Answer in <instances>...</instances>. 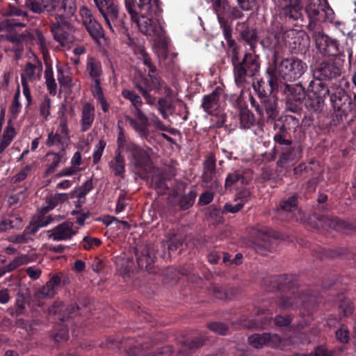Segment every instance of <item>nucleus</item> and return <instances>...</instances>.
Returning <instances> with one entry per match:
<instances>
[{"instance_id": "1", "label": "nucleus", "mask_w": 356, "mask_h": 356, "mask_svg": "<svg viewBox=\"0 0 356 356\" xmlns=\"http://www.w3.org/2000/svg\"><path fill=\"white\" fill-rule=\"evenodd\" d=\"M125 4L131 18H136L140 32L152 37L156 42L163 44L165 33L159 0H125Z\"/></svg>"}, {"instance_id": "2", "label": "nucleus", "mask_w": 356, "mask_h": 356, "mask_svg": "<svg viewBox=\"0 0 356 356\" xmlns=\"http://www.w3.org/2000/svg\"><path fill=\"white\" fill-rule=\"evenodd\" d=\"M25 6L34 13L56 17H70L76 10L74 0H26Z\"/></svg>"}, {"instance_id": "3", "label": "nucleus", "mask_w": 356, "mask_h": 356, "mask_svg": "<svg viewBox=\"0 0 356 356\" xmlns=\"http://www.w3.org/2000/svg\"><path fill=\"white\" fill-rule=\"evenodd\" d=\"M277 53L274 52L273 64L277 74L284 80L291 81L299 79L306 71L307 66L300 59L291 57L282 60L278 63Z\"/></svg>"}, {"instance_id": "4", "label": "nucleus", "mask_w": 356, "mask_h": 356, "mask_svg": "<svg viewBox=\"0 0 356 356\" xmlns=\"http://www.w3.org/2000/svg\"><path fill=\"white\" fill-rule=\"evenodd\" d=\"M79 13L82 24L90 37L95 41H99L104 36L102 25L95 19L90 10L86 7L81 8Z\"/></svg>"}, {"instance_id": "5", "label": "nucleus", "mask_w": 356, "mask_h": 356, "mask_svg": "<svg viewBox=\"0 0 356 356\" xmlns=\"http://www.w3.org/2000/svg\"><path fill=\"white\" fill-rule=\"evenodd\" d=\"M314 42L318 51L325 56H337L342 51L339 41L324 32Z\"/></svg>"}, {"instance_id": "6", "label": "nucleus", "mask_w": 356, "mask_h": 356, "mask_svg": "<svg viewBox=\"0 0 356 356\" xmlns=\"http://www.w3.org/2000/svg\"><path fill=\"white\" fill-rule=\"evenodd\" d=\"M305 10L310 19L325 21L332 14L327 0H307Z\"/></svg>"}, {"instance_id": "7", "label": "nucleus", "mask_w": 356, "mask_h": 356, "mask_svg": "<svg viewBox=\"0 0 356 356\" xmlns=\"http://www.w3.org/2000/svg\"><path fill=\"white\" fill-rule=\"evenodd\" d=\"M59 19L51 25V31L56 41L64 47L69 48L72 42V38L68 32L71 25L66 20V17H56Z\"/></svg>"}, {"instance_id": "8", "label": "nucleus", "mask_w": 356, "mask_h": 356, "mask_svg": "<svg viewBox=\"0 0 356 356\" xmlns=\"http://www.w3.org/2000/svg\"><path fill=\"white\" fill-rule=\"evenodd\" d=\"M285 89L289 92L286 99L287 109L293 113L298 112L300 108V105L305 98V88L301 84H286Z\"/></svg>"}, {"instance_id": "9", "label": "nucleus", "mask_w": 356, "mask_h": 356, "mask_svg": "<svg viewBox=\"0 0 356 356\" xmlns=\"http://www.w3.org/2000/svg\"><path fill=\"white\" fill-rule=\"evenodd\" d=\"M100 13L104 17L109 29L113 32L112 22L118 16V7L116 0H93Z\"/></svg>"}, {"instance_id": "10", "label": "nucleus", "mask_w": 356, "mask_h": 356, "mask_svg": "<svg viewBox=\"0 0 356 356\" xmlns=\"http://www.w3.org/2000/svg\"><path fill=\"white\" fill-rule=\"evenodd\" d=\"M86 72L92 81L91 90L100 88L103 74L101 62L93 56H88L86 63Z\"/></svg>"}, {"instance_id": "11", "label": "nucleus", "mask_w": 356, "mask_h": 356, "mask_svg": "<svg viewBox=\"0 0 356 356\" xmlns=\"http://www.w3.org/2000/svg\"><path fill=\"white\" fill-rule=\"evenodd\" d=\"M277 7L282 15L297 20L302 17L301 0H278Z\"/></svg>"}, {"instance_id": "12", "label": "nucleus", "mask_w": 356, "mask_h": 356, "mask_svg": "<svg viewBox=\"0 0 356 356\" xmlns=\"http://www.w3.org/2000/svg\"><path fill=\"white\" fill-rule=\"evenodd\" d=\"M202 178L206 187L213 188L218 186L216 159L212 154L208 156L204 161V170Z\"/></svg>"}, {"instance_id": "13", "label": "nucleus", "mask_w": 356, "mask_h": 356, "mask_svg": "<svg viewBox=\"0 0 356 356\" xmlns=\"http://www.w3.org/2000/svg\"><path fill=\"white\" fill-rule=\"evenodd\" d=\"M341 68L334 62L323 61L314 71V76L319 80H331L341 74Z\"/></svg>"}, {"instance_id": "14", "label": "nucleus", "mask_w": 356, "mask_h": 356, "mask_svg": "<svg viewBox=\"0 0 356 356\" xmlns=\"http://www.w3.org/2000/svg\"><path fill=\"white\" fill-rule=\"evenodd\" d=\"M248 342L256 348H260L264 346L276 348L280 346L281 338L277 334H254L249 337Z\"/></svg>"}, {"instance_id": "15", "label": "nucleus", "mask_w": 356, "mask_h": 356, "mask_svg": "<svg viewBox=\"0 0 356 356\" xmlns=\"http://www.w3.org/2000/svg\"><path fill=\"white\" fill-rule=\"evenodd\" d=\"M127 152L130 154V162L137 168H142L149 162V156L146 151L132 142L127 143Z\"/></svg>"}, {"instance_id": "16", "label": "nucleus", "mask_w": 356, "mask_h": 356, "mask_svg": "<svg viewBox=\"0 0 356 356\" xmlns=\"http://www.w3.org/2000/svg\"><path fill=\"white\" fill-rule=\"evenodd\" d=\"M122 95L126 99H128L134 107V115L144 124L148 123L149 119L145 113L141 110L143 101L140 97L135 91L124 89L122 91Z\"/></svg>"}, {"instance_id": "17", "label": "nucleus", "mask_w": 356, "mask_h": 356, "mask_svg": "<svg viewBox=\"0 0 356 356\" xmlns=\"http://www.w3.org/2000/svg\"><path fill=\"white\" fill-rule=\"evenodd\" d=\"M333 107L346 114L353 109L350 96L342 88H337L330 96Z\"/></svg>"}, {"instance_id": "18", "label": "nucleus", "mask_w": 356, "mask_h": 356, "mask_svg": "<svg viewBox=\"0 0 356 356\" xmlns=\"http://www.w3.org/2000/svg\"><path fill=\"white\" fill-rule=\"evenodd\" d=\"M73 226L72 222H64L49 230L48 236L50 238L57 241L70 239L76 234Z\"/></svg>"}, {"instance_id": "19", "label": "nucleus", "mask_w": 356, "mask_h": 356, "mask_svg": "<svg viewBox=\"0 0 356 356\" xmlns=\"http://www.w3.org/2000/svg\"><path fill=\"white\" fill-rule=\"evenodd\" d=\"M221 92L222 90L220 88H216L211 93L203 97L202 107L208 114L212 115L218 110Z\"/></svg>"}, {"instance_id": "20", "label": "nucleus", "mask_w": 356, "mask_h": 356, "mask_svg": "<svg viewBox=\"0 0 356 356\" xmlns=\"http://www.w3.org/2000/svg\"><path fill=\"white\" fill-rule=\"evenodd\" d=\"M42 70V65L39 60H35L33 63H27L22 78L24 77L26 82H27V81L32 82L36 81L40 79Z\"/></svg>"}, {"instance_id": "21", "label": "nucleus", "mask_w": 356, "mask_h": 356, "mask_svg": "<svg viewBox=\"0 0 356 356\" xmlns=\"http://www.w3.org/2000/svg\"><path fill=\"white\" fill-rule=\"evenodd\" d=\"M61 279L58 275H54L44 286L41 287L38 295L40 298H51L56 294L57 288L60 285Z\"/></svg>"}, {"instance_id": "22", "label": "nucleus", "mask_w": 356, "mask_h": 356, "mask_svg": "<svg viewBox=\"0 0 356 356\" xmlns=\"http://www.w3.org/2000/svg\"><path fill=\"white\" fill-rule=\"evenodd\" d=\"M95 120V107L90 103H86L81 111V129L85 132L92 126Z\"/></svg>"}, {"instance_id": "23", "label": "nucleus", "mask_w": 356, "mask_h": 356, "mask_svg": "<svg viewBox=\"0 0 356 356\" xmlns=\"http://www.w3.org/2000/svg\"><path fill=\"white\" fill-rule=\"evenodd\" d=\"M156 108L161 117L167 120L170 115H173L175 111V106L173 101L166 97H160L156 101Z\"/></svg>"}, {"instance_id": "24", "label": "nucleus", "mask_w": 356, "mask_h": 356, "mask_svg": "<svg viewBox=\"0 0 356 356\" xmlns=\"http://www.w3.org/2000/svg\"><path fill=\"white\" fill-rule=\"evenodd\" d=\"M236 65H241L249 76H254L259 70V63L258 58L250 54H245L242 61L236 63Z\"/></svg>"}, {"instance_id": "25", "label": "nucleus", "mask_w": 356, "mask_h": 356, "mask_svg": "<svg viewBox=\"0 0 356 356\" xmlns=\"http://www.w3.org/2000/svg\"><path fill=\"white\" fill-rule=\"evenodd\" d=\"M109 167L115 175L124 178L125 172V163L120 151H115V157L109 162Z\"/></svg>"}, {"instance_id": "26", "label": "nucleus", "mask_w": 356, "mask_h": 356, "mask_svg": "<svg viewBox=\"0 0 356 356\" xmlns=\"http://www.w3.org/2000/svg\"><path fill=\"white\" fill-rule=\"evenodd\" d=\"M232 63L234 82L238 88H244L248 83V78L252 76H249V73H247L248 72L243 68L241 65H236L234 59Z\"/></svg>"}, {"instance_id": "27", "label": "nucleus", "mask_w": 356, "mask_h": 356, "mask_svg": "<svg viewBox=\"0 0 356 356\" xmlns=\"http://www.w3.org/2000/svg\"><path fill=\"white\" fill-rule=\"evenodd\" d=\"M12 218H2L0 220V229L1 232H6L8 229H20L22 226V219L18 215H10Z\"/></svg>"}, {"instance_id": "28", "label": "nucleus", "mask_w": 356, "mask_h": 356, "mask_svg": "<svg viewBox=\"0 0 356 356\" xmlns=\"http://www.w3.org/2000/svg\"><path fill=\"white\" fill-rule=\"evenodd\" d=\"M322 80L312 81L310 82L309 86L308 92H310V95L314 97L316 95L321 99L325 100L326 96L329 94V89Z\"/></svg>"}, {"instance_id": "29", "label": "nucleus", "mask_w": 356, "mask_h": 356, "mask_svg": "<svg viewBox=\"0 0 356 356\" xmlns=\"http://www.w3.org/2000/svg\"><path fill=\"white\" fill-rule=\"evenodd\" d=\"M277 127L278 129L273 137V140L275 143L280 145L282 146V147H286L292 145V141L289 138V134L285 124H282L279 127L277 124H275V128Z\"/></svg>"}, {"instance_id": "30", "label": "nucleus", "mask_w": 356, "mask_h": 356, "mask_svg": "<svg viewBox=\"0 0 356 356\" xmlns=\"http://www.w3.org/2000/svg\"><path fill=\"white\" fill-rule=\"evenodd\" d=\"M218 7H215L218 19L220 24V26L222 30L223 35L227 40V44L229 47H233L235 45V41L232 38V26L227 19H225L224 17H221L220 15L218 13Z\"/></svg>"}, {"instance_id": "31", "label": "nucleus", "mask_w": 356, "mask_h": 356, "mask_svg": "<svg viewBox=\"0 0 356 356\" xmlns=\"http://www.w3.org/2000/svg\"><path fill=\"white\" fill-rule=\"evenodd\" d=\"M69 138L70 137H65V135H63L60 133H54L53 131H51L48 134L46 145L49 147L60 145L63 151L65 146L67 145Z\"/></svg>"}, {"instance_id": "32", "label": "nucleus", "mask_w": 356, "mask_h": 356, "mask_svg": "<svg viewBox=\"0 0 356 356\" xmlns=\"http://www.w3.org/2000/svg\"><path fill=\"white\" fill-rule=\"evenodd\" d=\"M183 243L181 239L178 238L175 235L169 236L167 241L161 243V246L165 249L167 248L168 250V257L176 251H181Z\"/></svg>"}, {"instance_id": "33", "label": "nucleus", "mask_w": 356, "mask_h": 356, "mask_svg": "<svg viewBox=\"0 0 356 356\" xmlns=\"http://www.w3.org/2000/svg\"><path fill=\"white\" fill-rule=\"evenodd\" d=\"M154 262V257L150 256L147 248L143 249L141 255L137 257V263L140 268H145L147 271H151V265Z\"/></svg>"}, {"instance_id": "34", "label": "nucleus", "mask_w": 356, "mask_h": 356, "mask_svg": "<svg viewBox=\"0 0 356 356\" xmlns=\"http://www.w3.org/2000/svg\"><path fill=\"white\" fill-rule=\"evenodd\" d=\"M324 101V99L316 95L312 97L310 95V92H308L307 98L305 99V106L310 111H318L323 108Z\"/></svg>"}, {"instance_id": "35", "label": "nucleus", "mask_w": 356, "mask_h": 356, "mask_svg": "<svg viewBox=\"0 0 356 356\" xmlns=\"http://www.w3.org/2000/svg\"><path fill=\"white\" fill-rule=\"evenodd\" d=\"M68 195L67 193H55L54 195H51L47 198V202L48 205L44 208V210L47 212L60 203H63L67 200Z\"/></svg>"}, {"instance_id": "36", "label": "nucleus", "mask_w": 356, "mask_h": 356, "mask_svg": "<svg viewBox=\"0 0 356 356\" xmlns=\"http://www.w3.org/2000/svg\"><path fill=\"white\" fill-rule=\"evenodd\" d=\"M45 82L47 89L51 95H55L56 93L57 84L54 77V72L51 65H47L44 72Z\"/></svg>"}, {"instance_id": "37", "label": "nucleus", "mask_w": 356, "mask_h": 356, "mask_svg": "<svg viewBox=\"0 0 356 356\" xmlns=\"http://www.w3.org/2000/svg\"><path fill=\"white\" fill-rule=\"evenodd\" d=\"M294 149L292 145L286 147H282L281 151L282 153L279 157V159L277 162V165L279 167L283 168L289 163V162L294 160V156L293 155V152Z\"/></svg>"}, {"instance_id": "38", "label": "nucleus", "mask_w": 356, "mask_h": 356, "mask_svg": "<svg viewBox=\"0 0 356 356\" xmlns=\"http://www.w3.org/2000/svg\"><path fill=\"white\" fill-rule=\"evenodd\" d=\"M255 122L254 114L247 108H243L240 113V124L243 129H250Z\"/></svg>"}, {"instance_id": "39", "label": "nucleus", "mask_w": 356, "mask_h": 356, "mask_svg": "<svg viewBox=\"0 0 356 356\" xmlns=\"http://www.w3.org/2000/svg\"><path fill=\"white\" fill-rule=\"evenodd\" d=\"M241 38L250 45V49L254 50L257 42V35L256 31L253 29L246 27L241 31Z\"/></svg>"}, {"instance_id": "40", "label": "nucleus", "mask_w": 356, "mask_h": 356, "mask_svg": "<svg viewBox=\"0 0 356 356\" xmlns=\"http://www.w3.org/2000/svg\"><path fill=\"white\" fill-rule=\"evenodd\" d=\"M15 136L14 128L7 127L3 131L2 138L0 140V154L10 145Z\"/></svg>"}, {"instance_id": "41", "label": "nucleus", "mask_w": 356, "mask_h": 356, "mask_svg": "<svg viewBox=\"0 0 356 356\" xmlns=\"http://www.w3.org/2000/svg\"><path fill=\"white\" fill-rule=\"evenodd\" d=\"M321 222L324 227L338 231L343 229L346 225L345 222L339 218L329 216L323 217Z\"/></svg>"}, {"instance_id": "42", "label": "nucleus", "mask_w": 356, "mask_h": 356, "mask_svg": "<svg viewBox=\"0 0 356 356\" xmlns=\"http://www.w3.org/2000/svg\"><path fill=\"white\" fill-rule=\"evenodd\" d=\"M134 84L140 93L151 92L152 90L149 78L144 76L141 75L138 78H136Z\"/></svg>"}, {"instance_id": "43", "label": "nucleus", "mask_w": 356, "mask_h": 356, "mask_svg": "<svg viewBox=\"0 0 356 356\" xmlns=\"http://www.w3.org/2000/svg\"><path fill=\"white\" fill-rule=\"evenodd\" d=\"M137 55L143 64L148 67L149 74L155 73L156 72V66L152 63L151 58L143 47L138 49Z\"/></svg>"}, {"instance_id": "44", "label": "nucleus", "mask_w": 356, "mask_h": 356, "mask_svg": "<svg viewBox=\"0 0 356 356\" xmlns=\"http://www.w3.org/2000/svg\"><path fill=\"white\" fill-rule=\"evenodd\" d=\"M93 188L91 180H87L79 188L70 193L71 197H78L79 199L84 197Z\"/></svg>"}, {"instance_id": "45", "label": "nucleus", "mask_w": 356, "mask_h": 356, "mask_svg": "<svg viewBox=\"0 0 356 356\" xmlns=\"http://www.w3.org/2000/svg\"><path fill=\"white\" fill-rule=\"evenodd\" d=\"M265 108L266 113L269 118H275L278 112L277 111V102L275 99L267 98L261 101Z\"/></svg>"}, {"instance_id": "46", "label": "nucleus", "mask_w": 356, "mask_h": 356, "mask_svg": "<svg viewBox=\"0 0 356 356\" xmlns=\"http://www.w3.org/2000/svg\"><path fill=\"white\" fill-rule=\"evenodd\" d=\"M197 197V192L195 189H191L185 195H184L179 201V207L181 209L186 210L192 207Z\"/></svg>"}, {"instance_id": "47", "label": "nucleus", "mask_w": 356, "mask_h": 356, "mask_svg": "<svg viewBox=\"0 0 356 356\" xmlns=\"http://www.w3.org/2000/svg\"><path fill=\"white\" fill-rule=\"evenodd\" d=\"M203 342L201 339L197 338L191 340L184 341L181 344L180 353L187 355L191 350L202 346Z\"/></svg>"}, {"instance_id": "48", "label": "nucleus", "mask_w": 356, "mask_h": 356, "mask_svg": "<svg viewBox=\"0 0 356 356\" xmlns=\"http://www.w3.org/2000/svg\"><path fill=\"white\" fill-rule=\"evenodd\" d=\"M280 35L277 33H270L262 40L261 43L268 49H275L278 48L280 44Z\"/></svg>"}, {"instance_id": "49", "label": "nucleus", "mask_w": 356, "mask_h": 356, "mask_svg": "<svg viewBox=\"0 0 356 356\" xmlns=\"http://www.w3.org/2000/svg\"><path fill=\"white\" fill-rule=\"evenodd\" d=\"M304 302L305 300L303 297L297 298L289 296H284L281 298L278 304L282 308L287 309L293 305L298 306L300 302Z\"/></svg>"}, {"instance_id": "50", "label": "nucleus", "mask_w": 356, "mask_h": 356, "mask_svg": "<svg viewBox=\"0 0 356 356\" xmlns=\"http://www.w3.org/2000/svg\"><path fill=\"white\" fill-rule=\"evenodd\" d=\"M277 70L275 66L273 65L267 69L266 74H268V87L272 89L273 92L277 90L278 87V79L276 74Z\"/></svg>"}, {"instance_id": "51", "label": "nucleus", "mask_w": 356, "mask_h": 356, "mask_svg": "<svg viewBox=\"0 0 356 356\" xmlns=\"http://www.w3.org/2000/svg\"><path fill=\"white\" fill-rule=\"evenodd\" d=\"M338 307L340 315L343 317L350 315L354 309L351 301L347 298L340 299Z\"/></svg>"}, {"instance_id": "52", "label": "nucleus", "mask_w": 356, "mask_h": 356, "mask_svg": "<svg viewBox=\"0 0 356 356\" xmlns=\"http://www.w3.org/2000/svg\"><path fill=\"white\" fill-rule=\"evenodd\" d=\"M254 88L261 101L268 98V96L273 93L272 89L269 88L267 83L264 81H258L257 86H254Z\"/></svg>"}, {"instance_id": "53", "label": "nucleus", "mask_w": 356, "mask_h": 356, "mask_svg": "<svg viewBox=\"0 0 356 356\" xmlns=\"http://www.w3.org/2000/svg\"><path fill=\"white\" fill-rule=\"evenodd\" d=\"M270 238L268 234L264 230H257L256 233L255 243L258 246L264 248H270Z\"/></svg>"}, {"instance_id": "54", "label": "nucleus", "mask_w": 356, "mask_h": 356, "mask_svg": "<svg viewBox=\"0 0 356 356\" xmlns=\"http://www.w3.org/2000/svg\"><path fill=\"white\" fill-rule=\"evenodd\" d=\"M280 210L283 212H293L297 210L296 197L294 196L283 200L280 203Z\"/></svg>"}, {"instance_id": "55", "label": "nucleus", "mask_w": 356, "mask_h": 356, "mask_svg": "<svg viewBox=\"0 0 356 356\" xmlns=\"http://www.w3.org/2000/svg\"><path fill=\"white\" fill-rule=\"evenodd\" d=\"M93 97L98 101L101 105V108L104 112H107L108 105L103 94L102 87L91 90Z\"/></svg>"}, {"instance_id": "56", "label": "nucleus", "mask_w": 356, "mask_h": 356, "mask_svg": "<svg viewBox=\"0 0 356 356\" xmlns=\"http://www.w3.org/2000/svg\"><path fill=\"white\" fill-rule=\"evenodd\" d=\"M316 21V20H314L312 18L307 25V29L310 31L311 35L314 40L316 39L318 35H321L323 33L321 26Z\"/></svg>"}, {"instance_id": "57", "label": "nucleus", "mask_w": 356, "mask_h": 356, "mask_svg": "<svg viewBox=\"0 0 356 356\" xmlns=\"http://www.w3.org/2000/svg\"><path fill=\"white\" fill-rule=\"evenodd\" d=\"M40 114L45 120L51 114V99L49 97H45L40 104Z\"/></svg>"}, {"instance_id": "58", "label": "nucleus", "mask_w": 356, "mask_h": 356, "mask_svg": "<svg viewBox=\"0 0 356 356\" xmlns=\"http://www.w3.org/2000/svg\"><path fill=\"white\" fill-rule=\"evenodd\" d=\"M34 168V163L26 165L19 173L13 177L14 183L20 182L24 180Z\"/></svg>"}, {"instance_id": "59", "label": "nucleus", "mask_w": 356, "mask_h": 356, "mask_svg": "<svg viewBox=\"0 0 356 356\" xmlns=\"http://www.w3.org/2000/svg\"><path fill=\"white\" fill-rule=\"evenodd\" d=\"M105 147L106 143L103 140H99L95 145V148L92 154V161L95 164H97L100 161Z\"/></svg>"}, {"instance_id": "60", "label": "nucleus", "mask_w": 356, "mask_h": 356, "mask_svg": "<svg viewBox=\"0 0 356 356\" xmlns=\"http://www.w3.org/2000/svg\"><path fill=\"white\" fill-rule=\"evenodd\" d=\"M8 240L13 243H26L32 238L24 229L22 234L10 236L8 238Z\"/></svg>"}, {"instance_id": "61", "label": "nucleus", "mask_w": 356, "mask_h": 356, "mask_svg": "<svg viewBox=\"0 0 356 356\" xmlns=\"http://www.w3.org/2000/svg\"><path fill=\"white\" fill-rule=\"evenodd\" d=\"M148 77L151 81V86L152 90H155L156 92H159L162 90L164 82L161 79L158 74L155 73H148Z\"/></svg>"}, {"instance_id": "62", "label": "nucleus", "mask_w": 356, "mask_h": 356, "mask_svg": "<svg viewBox=\"0 0 356 356\" xmlns=\"http://www.w3.org/2000/svg\"><path fill=\"white\" fill-rule=\"evenodd\" d=\"M26 263V257L25 256H21L13 259L5 268L7 272H10L16 269L17 267Z\"/></svg>"}, {"instance_id": "63", "label": "nucleus", "mask_w": 356, "mask_h": 356, "mask_svg": "<svg viewBox=\"0 0 356 356\" xmlns=\"http://www.w3.org/2000/svg\"><path fill=\"white\" fill-rule=\"evenodd\" d=\"M26 263V257L25 256H21L13 259L5 268L7 272H10L16 269L17 267Z\"/></svg>"}, {"instance_id": "64", "label": "nucleus", "mask_w": 356, "mask_h": 356, "mask_svg": "<svg viewBox=\"0 0 356 356\" xmlns=\"http://www.w3.org/2000/svg\"><path fill=\"white\" fill-rule=\"evenodd\" d=\"M208 327L213 332L221 335L226 334L227 331V327L225 324L219 322L209 323Z\"/></svg>"}]
</instances>
